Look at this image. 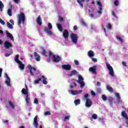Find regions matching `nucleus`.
<instances>
[{
  "label": "nucleus",
  "instance_id": "33",
  "mask_svg": "<svg viewBox=\"0 0 128 128\" xmlns=\"http://www.w3.org/2000/svg\"><path fill=\"white\" fill-rule=\"evenodd\" d=\"M102 98L104 102H106V100H108V97H106L105 94H102Z\"/></svg>",
  "mask_w": 128,
  "mask_h": 128
},
{
  "label": "nucleus",
  "instance_id": "46",
  "mask_svg": "<svg viewBox=\"0 0 128 128\" xmlns=\"http://www.w3.org/2000/svg\"><path fill=\"white\" fill-rule=\"evenodd\" d=\"M112 16H113L114 18H118V16H116V12H114V11H112Z\"/></svg>",
  "mask_w": 128,
  "mask_h": 128
},
{
  "label": "nucleus",
  "instance_id": "61",
  "mask_svg": "<svg viewBox=\"0 0 128 128\" xmlns=\"http://www.w3.org/2000/svg\"><path fill=\"white\" fill-rule=\"evenodd\" d=\"M52 54V52H48V56H51Z\"/></svg>",
  "mask_w": 128,
  "mask_h": 128
},
{
  "label": "nucleus",
  "instance_id": "5",
  "mask_svg": "<svg viewBox=\"0 0 128 128\" xmlns=\"http://www.w3.org/2000/svg\"><path fill=\"white\" fill-rule=\"evenodd\" d=\"M106 66L108 70H109V74L111 76H114V71L112 67L108 64H106Z\"/></svg>",
  "mask_w": 128,
  "mask_h": 128
},
{
  "label": "nucleus",
  "instance_id": "22",
  "mask_svg": "<svg viewBox=\"0 0 128 128\" xmlns=\"http://www.w3.org/2000/svg\"><path fill=\"white\" fill-rule=\"evenodd\" d=\"M96 68H94V67H91L89 68V71L93 72V74H96Z\"/></svg>",
  "mask_w": 128,
  "mask_h": 128
},
{
  "label": "nucleus",
  "instance_id": "18",
  "mask_svg": "<svg viewBox=\"0 0 128 128\" xmlns=\"http://www.w3.org/2000/svg\"><path fill=\"white\" fill-rule=\"evenodd\" d=\"M76 74H78V71H76V70H74L72 71H71V72L69 74V76H76Z\"/></svg>",
  "mask_w": 128,
  "mask_h": 128
},
{
  "label": "nucleus",
  "instance_id": "20",
  "mask_svg": "<svg viewBox=\"0 0 128 128\" xmlns=\"http://www.w3.org/2000/svg\"><path fill=\"white\" fill-rule=\"evenodd\" d=\"M106 90L110 92L111 94L112 92H114V89L112 88V87L110 86V85H108L106 86Z\"/></svg>",
  "mask_w": 128,
  "mask_h": 128
},
{
  "label": "nucleus",
  "instance_id": "57",
  "mask_svg": "<svg viewBox=\"0 0 128 128\" xmlns=\"http://www.w3.org/2000/svg\"><path fill=\"white\" fill-rule=\"evenodd\" d=\"M97 4H98V6H102V2H97Z\"/></svg>",
  "mask_w": 128,
  "mask_h": 128
},
{
  "label": "nucleus",
  "instance_id": "13",
  "mask_svg": "<svg viewBox=\"0 0 128 128\" xmlns=\"http://www.w3.org/2000/svg\"><path fill=\"white\" fill-rule=\"evenodd\" d=\"M34 56L37 62L40 60V56L36 52H34Z\"/></svg>",
  "mask_w": 128,
  "mask_h": 128
},
{
  "label": "nucleus",
  "instance_id": "48",
  "mask_svg": "<svg viewBox=\"0 0 128 128\" xmlns=\"http://www.w3.org/2000/svg\"><path fill=\"white\" fill-rule=\"evenodd\" d=\"M74 62L75 64H76V66H78V64H80V62H78V60H74Z\"/></svg>",
  "mask_w": 128,
  "mask_h": 128
},
{
  "label": "nucleus",
  "instance_id": "63",
  "mask_svg": "<svg viewBox=\"0 0 128 128\" xmlns=\"http://www.w3.org/2000/svg\"><path fill=\"white\" fill-rule=\"evenodd\" d=\"M98 10H102V6H100L98 8Z\"/></svg>",
  "mask_w": 128,
  "mask_h": 128
},
{
  "label": "nucleus",
  "instance_id": "59",
  "mask_svg": "<svg viewBox=\"0 0 128 128\" xmlns=\"http://www.w3.org/2000/svg\"><path fill=\"white\" fill-rule=\"evenodd\" d=\"M81 24H82V26H86V22H84V21H82V22H81Z\"/></svg>",
  "mask_w": 128,
  "mask_h": 128
},
{
  "label": "nucleus",
  "instance_id": "31",
  "mask_svg": "<svg viewBox=\"0 0 128 128\" xmlns=\"http://www.w3.org/2000/svg\"><path fill=\"white\" fill-rule=\"evenodd\" d=\"M116 40H118L119 42H124V40L118 36H116Z\"/></svg>",
  "mask_w": 128,
  "mask_h": 128
},
{
  "label": "nucleus",
  "instance_id": "38",
  "mask_svg": "<svg viewBox=\"0 0 128 128\" xmlns=\"http://www.w3.org/2000/svg\"><path fill=\"white\" fill-rule=\"evenodd\" d=\"M78 84H80V88H84V81L79 82Z\"/></svg>",
  "mask_w": 128,
  "mask_h": 128
},
{
  "label": "nucleus",
  "instance_id": "12",
  "mask_svg": "<svg viewBox=\"0 0 128 128\" xmlns=\"http://www.w3.org/2000/svg\"><path fill=\"white\" fill-rule=\"evenodd\" d=\"M4 46H5V48H12V43L8 41L4 42Z\"/></svg>",
  "mask_w": 128,
  "mask_h": 128
},
{
  "label": "nucleus",
  "instance_id": "41",
  "mask_svg": "<svg viewBox=\"0 0 128 128\" xmlns=\"http://www.w3.org/2000/svg\"><path fill=\"white\" fill-rule=\"evenodd\" d=\"M0 24H2L3 26H4L6 24V22H4V21L2 18H0Z\"/></svg>",
  "mask_w": 128,
  "mask_h": 128
},
{
  "label": "nucleus",
  "instance_id": "17",
  "mask_svg": "<svg viewBox=\"0 0 128 128\" xmlns=\"http://www.w3.org/2000/svg\"><path fill=\"white\" fill-rule=\"evenodd\" d=\"M22 94H24L25 96H28V89L26 88V89L24 88H23L21 91Z\"/></svg>",
  "mask_w": 128,
  "mask_h": 128
},
{
  "label": "nucleus",
  "instance_id": "10",
  "mask_svg": "<svg viewBox=\"0 0 128 128\" xmlns=\"http://www.w3.org/2000/svg\"><path fill=\"white\" fill-rule=\"evenodd\" d=\"M62 68L66 70H72V66L70 64H63L62 65Z\"/></svg>",
  "mask_w": 128,
  "mask_h": 128
},
{
  "label": "nucleus",
  "instance_id": "26",
  "mask_svg": "<svg viewBox=\"0 0 128 128\" xmlns=\"http://www.w3.org/2000/svg\"><path fill=\"white\" fill-rule=\"evenodd\" d=\"M30 96H28V95H27V96H26V100H26L27 104H30Z\"/></svg>",
  "mask_w": 128,
  "mask_h": 128
},
{
  "label": "nucleus",
  "instance_id": "24",
  "mask_svg": "<svg viewBox=\"0 0 128 128\" xmlns=\"http://www.w3.org/2000/svg\"><path fill=\"white\" fill-rule=\"evenodd\" d=\"M77 2L80 4L81 8H84V4L82 2H84V0H77Z\"/></svg>",
  "mask_w": 128,
  "mask_h": 128
},
{
  "label": "nucleus",
  "instance_id": "55",
  "mask_svg": "<svg viewBox=\"0 0 128 128\" xmlns=\"http://www.w3.org/2000/svg\"><path fill=\"white\" fill-rule=\"evenodd\" d=\"M4 76H6V78L7 80H10V77H8V74H6Z\"/></svg>",
  "mask_w": 128,
  "mask_h": 128
},
{
  "label": "nucleus",
  "instance_id": "40",
  "mask_svg": "<svg viewBox=\"0 0 128 128\" xmlns=\"http://www.w3.org/2000/svg\"><path fill=\"white\" fill-rule=\"evenodd\" d=\"M92 118H94V120H96V118H98V115L96 114H93L92 116Z\"/></svg>",
  "mask_w": 128,
  "mask_h": 128
},
{
  "label": "nucleus",
  "instance_id": "36",
  "mask_svg": "<svg viewBox=\"0 0 128 128\" xmlns=\"http://www.w3.org/2000/svg\"><path fill=\"white\" fill-rule=\"evenodd\" d=\"M108 102L110 104H112V102H114V98L112 97H110L108 99Z\"/></svg>",
  "mask_w": 128,
  "mask_h": 128
},
{
  "label": "nucleus",
  "instance_id": "11",
  "mask_svg": "<svg viewBox=\"0 0 128 128\" xmlns=\"http://www.w3.org/2000/svg\"><path fill=\"white\" fill-rule=\"evenodd\" d=\"M33 125L35 128H38V116H35L34 118Z\"/></svg>",
  "mask_w": 128,
  "mask_h": 128
},
{
  "label": "nucleus",
  "instance_id": "47",
  "mask_svg": "<svg viewBox=\"0 0 128 128\" xmlns=\"http://www.w3.org/2000/svg\"><path fill=\"white\" fill-rule=\"evenodd\" d=\"M91 96H96V92H94V90L91 91Z\"/></svg>",
  "mask_w": 128,
  "mask_h": 128
},
{
  "label": "nucleus",
  "instance_id": "9",
  "mask_svg": "<svg viewBox=\"0 0 128 128\" xmlns=\"http://www.w3.org/2000/svg\"><path fill=\"white\" fill-rule=\"evenodd\" d=\"M6 38H8L11 40H14V38L12 36V34L10 33L8 30H6Z\"/></svg>",
  "mask_w": 128,
  "mask_h": 128
},
{
  "label": "nucleus",
  "instance_id": "27",
  "mask_svg": "<svg viewBox=\"0 0 128 128\" xmlns=\"http://www.w3.org/2000/svg\"><path fill=\"white\" fill-rule=\"evenodd\" d=\"M12 24H10L9 22H7V26L8 28L10 30H12L14 28V26H12Z\"/></svg>",
  "mask_w": 128,
  "mask_h": 128
},
{
  "label": "nucleus",
  "instance_id": "34",
  "mask_svg": "<svg viewBox=\"0 0 128 128\" xmlns=\"http://www.w3.org/2000/svg\"><path fill=\"white\" fill-rule=\"evenodd\" d=\"M12 8H10L8 10V16H12Z\"/></svg>",
  "mask_w": 128,
  "mask_h": 128
},
{
  "label": "nucleus",
  "instance_id": "62",
  "mask_svg": "<svg viewBox=\"0 0 128 128\" xmlns=\"http://www.w3.org/2000/svg\"><path fill=\"white\" fill-rule=\"evenodd\" d=\"M97 86H100V82H97Z\"/></svg>",
  "mask_w": 128,
  "mask_h": 128
},
{
  "label": "nucleus",
  "instance_id": "4",
  "mask_svg": "<svg viewBox=\"0 0 128 128\" xmlns=\"http://www.w3.org/2000/svg\"><path fill=\"white\" fill-rule=\"evenodd\" d=\"M70 38L73 44H76V42H78V34L74 33H71L70 35Z\"/></svg>",
  "mask_w": 128,
  "mask_h": 128
},
{
  "label": "nucleus",
  "instance_id": "50",
  "mask_svg": "<svg viewBox=\"0 0 128 128\" xmlns=\"http://www.w3.org/2000/svg\"><path fill=\"white\" fill-rule=\"evenodd\" d=\"M92 62H98V59L96 58H92Z\"/></svg>",
  "mask_w": 128,
  "mask_h": 128
},
{
  "label": "nucleus",
  "instance_id": "3",
  "mask_svg": "<svg viewBox=\"0 0 128 128\" xmlns=\"http://www.w3.org/2000/svg\"><path fill=\"white\" fill-rule=\"evenodd\" d=\"M48 28H44V32H46L48 36H52V32L50 30L52 28V23L48 22Z\"/></svg>",
  "mask_w": 128,
  "mask_h": 128
},
{
  "label": "nucleus",
  "instance_id": "42",
  "mask_svg": "<svg viewBox=\"0 0 128 128\" xmlns=\"http://www.w3.org/2000/svg\"><path fill=\"white\" fill-rule=\"evenodd\" d=\"M114 4L116 6H118V0H115L114 2Z\"/></svg>",
  "mask_w": 128,
  "mask_h": 128
},
{
  "label": "nucleus",
  "instance_id": "25",
  "mask_svg": "<svg viewBox=\"0 0 128 128\" xmlns=\"http://www.w3.org/2000/svg\"><path fill=\"white\" fill-rule=\"evenodd\" d=\"M4 8V4H2V1H0V11L2 12Z\"/></svg>",
  "mask_w": 128,
  "mask_h": 128
},
{
  "label": "nucleus",
  "instance_id": "1",
  "mask_svg": "<svg viewBox=\"0 0 128 128\" xmlns=\"http://www.w3.org/2000/svg\"><path fill=\"white\" fill-rule=\"evenodd\" d=\"M18 24L19 26H20L22 24H24V22H26V16L24 15V14L21 12L20 14L18 15Z\"/></svg>",
  "mask_w": 128,
  "mask_h": 128
},
{
  "label": "nucleus",
  "instance_id": "30",
  "mask_svg": "<svg viewBox=\"0 0 128 128\" xmlns=\"http://www.w3.org/2000/svg\"><path fill=\"white\" fill-rule=\"evenodd\" d=\"M42 81V78H39L37 80L34 81V84H40V82Z\"/></svg>",
  "mask_w": 128,
  "mask_h": 128
},
{
  "label": "nucleus",
  "instance_id": "60",
  "mask_svg": "<svg viewBox=\"0 0 128 128\" xmlns=\"http://www.w3.org/2000/svg\"><path fill=\"white\" fill-rule=\"evenodd\" d=\"M10 56V54H8V53H6V54H5V56L8 57V56Z\"/></svg>",
  "mask_w": 128,
  "mask_h": 128
},
{
  "label": "nucleus",
  "instance_id": "64",
  "mask_svg": "<svg viewBox=\"0 0 128 128\" xmlns=\"http://www.w3.org/2000/svg\"><path fill=\"white\" fill-rule=\"evenodd\" d=\"M90 18H92L94 16V14H90Z\"/></svg>",
  "mask_w": 128,
  "mask_h": 128
},
{
  "label": "nucleus",
  "instance_id": "52",
  "mask_svg": "<svg viewBox=\"0 0 128 128\" xmlns=\"http://www.w3.org/2000/svg\"><path fill=\"white\" fill-rule=\"evenodd\" d=\"M74 30H78V26H74V28H73Z\"/></svg>",
  "mask_w": 128,
  "mask_h": 128
},
{
  "label": "nucleus",
  "instance_id": "54",
  "mask_svg": "<svg viewBox=\"0 0 128 128\" xmlns=\"http://www.w3.org/2000/svg\"><path fill=\"white\" fill-rule=\"evenodd\" d=\"M122 64L124 66H126V62L122 61Z\"/></svg>",
  "mask_w": 128,
  "mask_h": 128
},
{
  "label": "nucleus",
  "instance_id": "35",
  "mask_svg": "<svg viewBox=\"0 0 128 128\" xmlns=\"http://www.w3.org/2000/svg\"><path fill=\"white\" fill-rule=\"evenodd\" d=\"M6 84L8 86H10V79L7 80L6 81Z\"/></svg>",
  "mask_w": 128,
  "mask_h": 128
},
{
  "label": "nucleus",
  "instance_id": "58",
  "mask_svg": "<svg viewBox=\"0 0 128 128\" xmlns=\"http://www.w3.org/2000/svg\"><path fill=\"white\" fill-rule=\"evenodd\" d=\"M14 2L16 4H20V0H14Z\"/></svg>",
  "mask_w": 128,
  "mask_h": 128
},
{
  "label": "nucleus",
  "instance_id": "16",
  "mask_svg": "<svg viewBox=\"0 0 128 128\" xmlns=\"http://www.w3.org/2000/svg\"><path fill=\"white\" fill-rule=\"evenodd\" d=\"M62 34L64 38H68L70 33H68V30H64Z\"/></svg>",
  "mask_w": 128,
  "mask_h": 128
},
{
  "label": "nucleus",
  "instance_id": "28",
  "mask_svg": "<svg viewBox=\"0 0 128 128\" xmlns=\"http://www.w3.org/2000/svg\"><path fill=\"white\" fill-rule=\"evenodd\" d=\"M84 82V78L80 75L78 76V80H77V82Z\"/></svg>",
  "mask_w": 128,
  "mask_h": 128
},
{
  "label": "nucleus",
  "instance_id": "21",
  "mask_svg": "<svg viewBox=\"0 0 128 128\" xmlns=\"http://www.w3.org/2000/svg\"><path fill=\"white\" fill-rule=\"evenodd\" d=\"M56 26L60 32H62V24L58 23L56 24Z\"/></svg>",
  "mask_w": 128,
  "mask_h": 128
},
{
  "label": "nucleus",
  "instance_id": "23",
  "mask_svg": "<svg viewBox=\"0 0 128 128\" xmlns=\"http://www.w3.org/2000/svg\"><path fill=\"white\" fill-rule=\"evenodd\" d=\"M42 78L43 79L42 84H48V81L46 80L47 78H44V76H42Z\"/></svg>",
  "mask_w": 128,
  "mask_h": 128
},
{
  "label": "nucleus",
  "instance_id": "53",
  "mask_svg": "<svg viewBox=\"0 0 128 128\" xmlns=\"http://www.w3.org/2000/svg\"><path fill=\"white\" fill-rule=\"evenodd\" d=\"M2 68H0V78H2Z\"/></svg>",
  "mask_w": 128,
  "mask_h": 128
},
{
  "label": "nucleus",
  "instance_id": "19",
  "mask_svg": "<svg viewBox=\"0 0 128 128\" xmlns=\"http://www.w3.org/2000/svg\"><path fill=\"white\" fill-rule=\"evenodd\" d=\"M88 54L90 58H92L94 56V52H92V50H90L88 52Z\"/></svg>",
  "mask_w": 128,
  "mask_h": 128
},
{
  "label": "nucleus",
  "instance_id": "56",
  "mask_svg": "<svg viewBox=\"0 0 128 128\" xmlns=\"http://www.w3.org/2000/svg\"><path fill=\"white\" fill-rule=\"evenodd\" d=\"M88 98V94H86L84 96V98H86V100Z\"/></svg>",
  "mask_w": 128,
  "mask_h": 128
},
{
  "label": "nucleus",
  "instance_id": "37",
  "mask_svg": "<svg viewBox=\"0 0 128 128\" xmlns=\"http://www.w3.org/2000/svg\"><path fill=\"white\" fill-rule=\"evenodd\" d=\"M42 56H48L46 55V51L45 49H42Z\"/></svg>",
  "mask_w": 128,
  "mask_h": 128
},
{
  "label": "nucleus",
  "instance_id": "51",
  "mask_svg": "<svg viewBox=\"0 0 128 128\" xmlns=\"http://www.w3.org/2000/svg\"><path fill=\"white\" fill-rule=\"evenodd\" d=\"M10 24H12L13 26L14 24V21L12 19L10 20Z\"/></svg>",
  "mask_w": 128,
  "mask_h": 128
},
{
  "label": "nucleus",
  "instance_id": "8",
  "mask_svg": "<svg viewBox=\"0 0 128 128\" xmlns=\"http://www.w3.org/2000/svg\"><path fill=\"white\" fill-rule=\"evenodd\" d=\"M60 60H62V58L60 56L56 55L53 56V62H58Z\"/></svg>",
  "mask_w": 128,
  "mask_h": 128
},
{
  "label": "nucleus",
  "instance_id": "15",
  "mask_svg": "<svg viewBox=\"0 0 128 128\" xmlns=\"http://www.w3.org/2000/svg\"><path fill=\"white\" fill-rule=\"evenodd\" d=\"M36 22L39 26H42V18H40V16H39L38 17Z\"/></svg>",
  "mask_w": 128,
  "mask_h": 128
},
{
  "label": "nucleus",
  "instance_id": "45",
  "mask_svg": "<svg viewBox=\"0 0 128 128\" xmlns=\"http://www.w3.org/2000/svg\"><path fill=\"white\" fill-rule=\"evenodd\" d=\"M70 116H65L64 118V120L66 121V120H70Z\"/></svg>",
  "mask_w": 128,
  "mask_h": 128
},
{
  "label": "nucleus",
  "instance_id": "43",
  "mask_svg": "<svg viewBox=\"0 0 128 128\" xmlns=\"http://www.w3.org/2000/svg\"><path fill=\"white\" fill-rule=\"evenodd\" d=\"M34 102V104H38V98H35Z\"/></svg>",
  "mask_w": 128,
  "mask_h": 128
},
{
  "label": "nucleus",
  "instance_id": "29",
  "mask_svg": "<svg viewBox=\"0 0 128 128\" xmlns=\"http://www.w3.org/2000/svg\"><path fill=\"white\" fill-rule=\"evenodd\" d=\"M74 102L76 106H78V104H80V100L78 99L76 100H75Z\"/></svg>",
  "mask_w": 128,
  "mask_h": 128
},
{
  "label": "nucleus",
  "instance_id": "2",
  "mask_svg": "<svg viewBox=\"0 0 128 128\" xmlns=\"http://www.w3.org/2000/svg\"><path fill=\"white\" fill-rule=\"evenodd\" d=\"M18 58H20V55L16 54L14 60L17 64H18L19 68H20L21 70H24L25 66L24 64H22V62H21L20 60L18 59Z\"/></svg>",
  "mask_w": 128,
  "mask_h": 128
},
{
  "label": "nucleus",
  "instance_id": "39",
  "mask_svg": "<svg viewBox=\"0 0 128 128\" xmlns=\"http://www.w3.org/2000/svg\"><path fill=\"white\" fill-rule=\"evenodd\" d=\"M106 27L107 28H108V30H112V24H108L106 25Z\"/></svg>",
  "mask_w": 128,
  "mask_h": 128
},
{
  "label": "nucleus",
  "instance_id": "44",
  "mask_svg": "<svg viewBox=\"0 0 128 128\" xmlns=\"http://www.w3.org/2000/svg\"><path fill=\"white\" fill-rule=\"evenodd\" d=\"M44 116H50V111H47L45 112Z\"/></svg>",
  "mask_w": 128,
  "mask_h": 128
},
{
  "label": "nucleus",
  "instance_id": "32",
  "mask_svg": "<svg viewBox=\"0 0 128 128\" xmlns=\"http://www.w3.org/2000/svg\"><path fill=\"white\" fill-rule=\"evenodd\" d=\"M8 104L12 108L14 109V104H12V101H8Z\"/></svg>",
  "mask_w": 128,
  "mask_h": 128
},
{
  "label": "nucleus",
  "instance_id": "49",
  "mask_svg": "<svg viewBox=\"0 0 128 128\" xmlns=\"http://www.w3.org/2000/svg\"><path fill=\"white\" fill-rule=\"evenodd\" d=\"M59 20L60 22H62L64 20V18L60 16L59 17Z\"/></svg>",
  "mask_w": 128,
  "mask_h": 128
},
{
  "label": "nucleus",
  "instance_id": "14",
  "mask_svg": "<svg viewBox=\"0 0 128 128\" xmlns=\"http://www.w3.org/2000/svg\"><path fill=\"white\" fill-rule=\"evenodd\" d=\"M82 90H72L71 91L72 94H73V96H76V94H82Z\"/></svg>",
  "mask_w": 128,
  "mask_h": 128
},
{
  "label": "nucleus",
  "instance_id": "7",
  "mask_svg": "<svg viewBox=\"0 0 128 128\" xmlns=\"http://www.w3.org/2000/svg\"><path fill=\"white\" fill-rule=\"evenodd\" d=\"M92 100L87 98L85 104L86 108H90L92 106Z\"/></svg>",
  "mask_w": 128,
  "mask_h": 128
},
{
  "label": "nucleus",
  "instance_id": "6",
  "mask_svg": "<svg viewBox=\"0 0 128 128\" xmlns=\"http://www.w3.org/2000/svg\"><path fill=\"white\" fill-rule=\"evenodd\" d=\"M28 68L30 70V74H31L32 76H34V74L32 72V70L36 72V68L32 66L30 64L28 65Z\"/></svg>",
  "mask_w": 128,
  "mask_h": 128
}]
</instances>
